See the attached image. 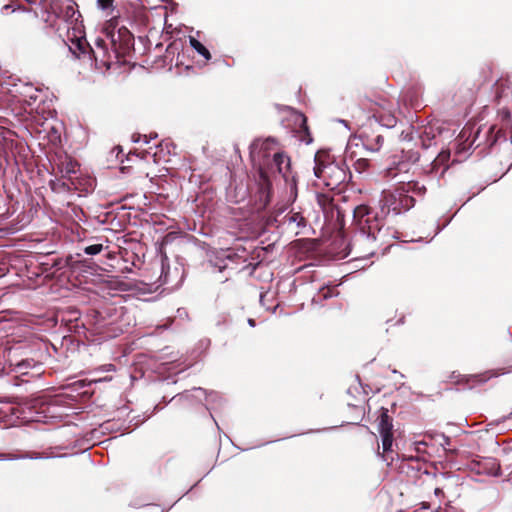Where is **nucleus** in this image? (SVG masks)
I'll use <instances>...</instances> for the list:
<instances>
[{"label":"nucleus","instance_id":"7","mask_svg":"<svg viewBox=\"0 0 512 512\" xmlns=\"http://www.w3.org/2000/svg\"><path fill=\"white\" fill-rule=\"evenodd\" d=\"M373 117L377 122H379V124L387 128L394 127L397 122L396 117L390 108L386 109L385 107H381L375 111Z\"/></svg>","mask_w":512,"mask_h":512},{"label":"nucleus","instance_id":"3","mask_svg":"<svg viewBox=\"0 0 512 512\" xmlns=\"http://www.w3.org/2000/svg\"><path fill=\"white\" fill-rule=\"evenodd\" d=\"M354 221L359 230L368 240H375V233L380 230V221L367 205H359L354 209Z\"/></svg>","mask_w":512,"mask_h":512},{"label":"nucleus","instance_id":"22","mask_svg":"<svg viewBox=\"0 0 512 512\" xmlns=\"http://www.w3.org/2000/svg\"><path fill=\"white\" fill-rule=\"evenodd\" d=\"M493 376H496V374L492 373V374L488 375V373H485V374H482V375H475L473 377L476 378L479 382H485V381H487L489 378H491Z\"/></svg>","mask_w":512,"mask_h":512},{"label":"nucleus","instance_id":"25","mask_svg":"<svg viewBox=\"0 0 512 512\" xmlns=\"http://www.w3.org/2000/svg\"><path fill=\"white\" fill-rule=\"evenodd\" d=\"M425 445H426V444H425V442H422V441H420V442H416V450H417V451H419V452H420V451H422V450H423V447H424Z\"/></svg>","mask_w":512,"mask_h":512},{"label":"nucleus","instance_id":"30","mask_svg":"<svg viewBox=\"0 0 512 512\" xmlns=\"http://www.w3.org/2000/svg\"><path fill=\"white\" fill-rule=\"evenodd\" d=\"M358 162H359V164H361V163L364 164L365 163V161L363 159H358Z\"/></svg>","mask_w":512,"mask_h":512},{"label":"nucleus","instance_id":"20","mask_svg":"<svg viewBox=\"0 0 512 512\" xmlns=\"http://www.w3.org/2000/svg\"><path fill=\"white\" fill-rule=\"evenodd\" d=\"M334 295H337V292H335L334 288H324L320 291L319 297L329 298Z\"/></svg>","mask_w":512,"mask_h":512},{"label":"nucleus","instance_id":"17","mask_svg":"<svg viewBox=\"0 0 512 512\" xmlns=\"http://www.w3.org/2000/svg\"><path fill=\"white\" fill-rule=\"evenodd\" d=\"M102 250H103L102 244H93V245L87 246L84 251L88 255H96V254H99Z\"/></svg>","mask_w":512,"mask_h":512},{"label":"nucleus","instance_id":"4","mask_svg":"<svg viewBox=\"0 0 512 512\" xmlns=\"http://www.w3.org/2000/svg\"><path fill=\"white\" fill-rule=\"evenodd\" d=\"M392 420L387 410H383L379 418L378 430L382 439L383 452L387 453L391 450L393 443Z\"/></svg>","mask_w":512,"mask_h":512},{"label":"nucleus","instance_id":"13","mask_svg":"<svg viewBox=\"0 0 512 512\" xmlns=\"http://www.w3.org/2000/svg\"><path fill=\"white\" fill-rule=\"evenodd\" d=\"M285 219L288 224H295L297 227L305 226V218L298 212L288 214Z\"/></svg>","mask_w":512,"mask_h":512},{"label":"nucleus","instance_id":"2","mask_svg":"<svg viewBox=\"0 0 512 512\" xmlns=\"http://www.w3.org/2000/svg\"><path fill=\"white\" fill-rule=\"evenodd\" d=\"M274 145V140L267 139L255 142L251 147L252 160L259 166L263 178H266L265 169L283 176H286L290 169V159L283 153L278 152Z\"/></svg>","mask_w":512,"mask_h":512},{"label":"nucleus","instance_id":"19","mask_svg":"<svg viewBox=\"0 0 512 512\" xmlns=\"http://www.w3.org/2000/svg\"><path fill=\"white\" fill-rule=\"evenodd\" d=\"M382 144H383V137L378 135L375 138V145H370V144L366 143V146L372 151H378L380 149V147L382 146Z\"/></svg>","mask_w":512,"mask_h":512},{"label":"nucleus","instance_id":"23","mask_svg":"<svg viewBox=\"0 0 512 512\" xmlns=\"http://www.w3.org/2000/svg\"><path fill=\"white\" fill-rule=\"evenodd\" d=\"M218 398L217 393L211 392L206 396L207 403H211L212 401H215Z\"/></svg>","mask_w":512,"mask_h":512},{"label":"nucleus","instance_id":"24","mask_svg":"<svg viewBox=\"0 0 512 512\" xmlns=\"http://www.w3.org/2000/svg\"><path fill=\"white\" fill-rule=\"evenodd\" d=\"M298 118L300 119L301 121V126L304 128V130H307V127H306V118L303 116V115H299Z\"/></svg>","mask_w":512,"mask_h":512},{"label":"nucleus","instance_id":"21","mask_svg":"<svg viewBox=\"0 0 512 512\" xmlns=\"http://www.w3.org/2000/svg\"><path fill=\"white\" fill-rule=\"evenodd\" d=\"M114 0H97L98 6L101 9H107L112 6Z\"/></svg>","mask_w":512,"mask_h":512},{"label":"nucleus","instance_id":"15","mask_svg":"<svg viewBox=\"0 0 512 512\" xmlns=\"http://www.w3.org/2000/svg\"><path fill=\"white\" fill-rule=\"evenodd\" d=\"M450 158V152L449 151H442L438 154L437 158L433 162V166L436 167L438 165H442L446 163Z\"/></svg>","mask_w":512,"mask_h":512},{"label":"nucleus","instance_id":"11","mask_svg":"<svg viewBox=\"0 0 512 512\" xmlns=\"http://www.w3.org/2000/svg\"><path fill=\"white\" fill-rule=\"evenodd\" d=\"M334 170H337L339 174H342L340 170L337 169L336 166L329 164V165H320L317 163V159H315V166L313 168L314 175L321 179L325 177V174L328 172H333Z\"/></svg>","mask_w":512,"mask_h":512},{"label":"nucleus","instance_id":"12","mask_svg":"<svg viewBox=\"0 0 512 512\" xmlns=\"http://www.w3.org/2000/svg\"><path fill=\"white\" fill-rule=\"evenodd\" d=\"M190 45L195 49L200 55H202L206 60H209L211 58L210 52L208 49L200 43L197 39L190 37Z\"/></svg>","mask_w":512,"mask_h":512},{"label":"nucleus","instance_id":"9","mask_svg":"<svg viewBox=\"0 0 512 512\" xmlns=\"http://www.w3.org/2000/svg\"><path fill=\"white\" fill-rule=\"evenodd\" d=\"M59 170L63 177L71 180L72 176L78 171V163L71 159H66L59 165Z\"/></svg>","mask_w":512,"mask_h":512},{"label":"nucleus","instance_id":"8","mask_svg":"<svg viewBox=\"0 0 512 512\" xmlns=\"http://www.w3.org/2000/svg\"><path fill=\"white\" fill-rule=\"evenodd\" d=\"M382 202V209H386L387 213L394 212L395 214L400 213L399 197L397 192H384Z\"/></svg>","mask_w":512,"mask_h":512},{"label":"nucleus","instance_id":"18","mask_svg":"<svg viewBox=\"0 0 512 512\" xmlns=\"http://www.w3.org/2000/svg\"><path fill=\"white\" fill-rule=\"evenodd\" d=\"M488 463L491 465L489 474H491L493 476L500 475V466H499V464L494 459H490L488 461Z\"/></svg>","mask_w":512,"mask_h":512},{"label":"nucleus","instance_id":"26","mask_svg":"<svg viewBox=\"0 0 512 512\" xmlns=\"http://www.w3.org/2000/svg\"><path fill=\"white\" fill-rule=\"evenodd\" d=\"M434 492H435V495H437V496H439L443 493L440 488H436Z\"/></svg>","mask_w":512,"mask_h":512},{"label":"nucleus","instance_id":"10","mask_svg":"<svg viewBox=\"0 0 512 512\" xmlns=\"http://www.w3.org/2000/svg\"><path fill=\"white\" fill-rule=\"evenodd\" d=\"M360 144L366 145L361 137L353 136L349 139L346 150H345V157L348 159H353L357 156L356 149L359 147Z\"/></svg>","mask_w":512,"mask_h":512},{"label":"nucleus","instance_id":"6","mask_svg":"<svg viewBox=\"0 0 512 512\" xmlns=\"http://www.w3.org/2000/svg\"><path fill=\"white\" fill-rule=\"evenodd\" d=\"M90 52L99 68H110L111 53L103 39H97L95 41V47L90 48Z\"/></svg>","mask_w":512,"mask_h":512},{"label":"nucleus","instance_id":"5","mask_svg":"<svg viewBox=\"0 0 512 512\" xmlns=\"http://www.w3.org/2000/svg\"><path fill=\"white\" fill-rule=\"evenodd\" d=\"M425 188L419 186L418 183L408 182L403 185L400 189L396 190L397 196L399 197L400 213L404 210L410 209L414 205V199L409 196L408 193L411 191H417L418 194H422Z\"/></svg>","mask_w":512,"mask_h":512},{"label":"nucleus","instance_id":"28","mask_svg":"<svg viewBox=\"0 0 512 512\" xmlns=\"http://www.w3.org/2000/svg\"><path fill=\"white\" fill-rule=\"evenodd\" d=\"M195 391H196V392H199V393H201V394H205V392H204L201 388H197V389H195Z\"/></svg>","mask_w":512,"mask_h":512},{"label":"nucleus","instance_id":"27","mask_svg":"<svg viewBox=\"0 0 512 512\" xmlns=\"http://www.w3.org/2000/svg\"><path fill=\"white\" fill-rule=\"evenodd\" d=\"M248 323L250 326H255V321L253 319H249Z\"/></svg>","mask_w":512,"mask_h":512},{"label":"nucleus","instance_id":"1","mask_svg":"<svg viewBox=\"0 0 512 512\" xmlns=\"http://www.w3.org/2000/svg\"><path fill=\"white\" fill-rule=\"evenodd\" d=\"M41 7L42 19L63 38L69 50L76 57L85 54L89 45L76 3L73 0H43Z\"/></svg>","mask_w":512,"mask_h":512},{"label":"nucleus","instance_id":"14","mask_svg":"<svg viewBox=\"0 0 512 512\" xmlns=\"http://www.w3.org/2000/svg\"><path fill=\"white\" fill-rule=\"evenodd\" d=\"M33 366L31 360H23L16 364V371L21 374H26L28 369H30Z\"/></svg>","mask_w":512,"mask_h":512},{"label":"nucleus","instance_id":"16","mask_svg":"<svg viewBox=\"0 0 512 512\" xmlns=\"http://www.w3.org/2000/svg\"><path fill=\"white\" fill-rule=\"evenodd\" d=\"M166 257H163L161 259V269H162V272H161V276H160V279L162 281L163 284H166L168 283V271H169V266L166 265Z\"/></svg>","mask_w":512,"mask_h":512},{"label":"nucleus","instance_id":"29","mask_svg":"<svg viewBox=\"0 0 512 512\" xmlns=\"http://www.w3.org/2000/svg\"><path fill=\"white\" fill-rule=\"evenodd\" d=\"M9 8H10V5H5V6L3 7V10H8Z\"/></svg>","mask_w":512,"mask_h":512}]
</instances>
